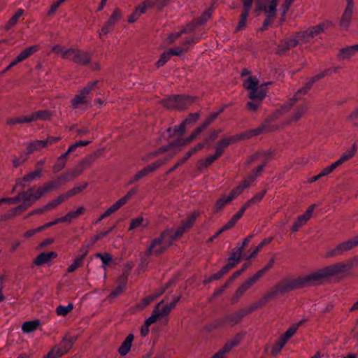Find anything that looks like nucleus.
I'll list each match as a JSON object with an SVG mask.
<instances>
[{
    "instance_id": "f257e3e1",
    "label": "nucleus",
    "mask_w": 358,
    "mask_h": 358,
    "mask_svg": "<svg viewBox=\"0 0 358 358\" xmlns=\"http://www.w3.org/2000/svg\"><path fill=\"white\" fill-rule=\"evenodd\" d=\"M348 265L341 262L336 263L313 272L304 277L292 280H285L276 285L269 292L264 294L269 301L278 294H284L289 291L306 286L315 285L326 278L331 277L346 271Z\"/></svg>"
},
{
    "instance_id": "f03ea898",
    "label": "nucleus",
    "mask_w": 358,
    "mask_h": 358,
    "mask_svg": "<svg viewBox=\"0 0 358 358\" xmlns=\"http://www.w3.org/2000/svg\"><path fill=\"white\" fill-rule=\"evenodd\" d=\"M197 217L198 214L194 213L186 220L182 221L181 226L176 230L171 228L165 229L159 237L152 240L147 250V255H159L164 252L173 244L174 241L179 238L187 230L192 227Z\"/></svg>"
},
{
    "instance_id": "7ed1b4c3",
    "label": "nucleus",
    "mask_w": 358,
    "mask_h": 358,
    "mask_svg": "<svg viewBox=\"0 0 358 358\" xmlns=\"http://www.w3.org/2000/svg\"><path fill=\"white\" fill-rule=\"evenodd\" d=\"M301 99V96H296L290 99L287 103L283 104L271 116L267 117L262 125L257 128L250 129L245 132L235 135L234 140L248 139L252 136H258L262 133L270 132L275 129V127L272 124L273 122L279 118L281 115L288 112L296 102Z\"/></svg>"
},
{
    "instance_id": "20e7f679",
    "label": "nucleus",
    "mask_w": 358,
    "mask_h": 358,
    "mask_svg": "<svg viewBox=\"0 0 358 358\" xmlns=\"http://www.w3.org/2000/svg\"><path fill=\"white\" fill-rule=\"evenodd\" d=\"M224 108H221L217 113H211L205 122L199 127H197L194 132L187 138H178L176 141L170 143L169 145L162 146L157 150L151 153V156L156 157L160 155L161 153L168 152L169 150H173L177 148L185 145L195 139L208 125H210L215 119L218 117V115L222 113Z\"/></svg>"
},
{
    "instance_id": "39448f33",
    "label": "nucleus",
    "mask_w": 358,
    "mask_h": 358,
    "mask_svg": "<svg viewBox=\"0 0 358 358\" xmlns=\"http://www.w3.org/2000/svg\"><path fill=\"white\" fill-rule=\"evenodd\" d=\"M197 97L189 95H172L163 99V106L168 109L184 110L196 101Z\"/></svg>"
},
{
    "instance_id": "423d86ee",
    "label": "nucleus",
    "mask_w": 358,
    "mask_h": 358,
    "mask_svg": "<svg viewBox=\"0 0 358 358\" xmlns=\"http://www.w3.org/2000/svg\"><path fill=\"white\" fill-rule=\"evenodd\" d=\"M77 340V336H71L66 334L62 341L55 345L44 358H59L66 354L73 347Z\"/></svg>"
},
{
    "instance_id": "0eeeda50",
    "label": "nucleus",
    "mask_w": 358,
    "mask_h": 358,
    "mask_svg": "<svg viewBox=\"0 0 358 358\" xmlns=\"http://www.w3.org/2000/svg\"><path fill=\"white\" fill-rule=\"evenodd\" d=\"M64 59H69L81 66H87L91 63V55L76 48L67 49V51L64 52Z\"/></svg>"
},
{
    "instance_id": "6e6552de",
    "label": "nucleus",
    "mask_w": 358,
    "mask_h": 358,
    "mask_svg": "<svg viewBox=\"0 0 358 358\" xmlns=\"http://www.w3.org/2000/svg\"><path fill=\"white\" fill-rule=\"evenodd\" d=\"M358 246V235L354 238L338 244L334 248L328 250L326 257H333L343 255L345 252L349 251Z\"/></svg>"
},
{
    "instance_id": "1a4fd4ad",
    "label": "nucleus",
    "mask_w": 358,
    "mask_h": 358,
    "mask_svg": "<svg viewBox=\"0 0 358 358\" xmlns=\"http://www.w3.org/2000/svg\"><path fill=\"white\" fill-rule=\"evenodd\" d=\"M325 27L323 24H320L317 26L311 27L303 31L296 33V37L299 38L301 43H307L311 40L322 33L324 31Z\"/></svg>"
},
{
    "instance_id": "9d476101",
    "label": "nucleus",
    "mask_w": 358,
    "mask_h": 358,
    "mask_svg": "<svg viewBox=\"0 0 358 358\" xmlns=\"http://www.w3.org/2000/svg\"><path fill=\"white\" fill-rule=\"evenodd\" d=\"M338 71V67H334L331 69H326L323 72H322L320 73H318L316 76L310 78L306 83L305 85L302 88L299 89L296 92V96H301L306 94L308 92V91L312 87L313 85L315 82H317V80L322 79V78H324L326 76L331 75L333 73H336Z\"/></svg>"
},
{
    "instance_id": "9b49d317",
    "label": "nucleus",
    "mask_w": 358,
    "mask_h": 358,
    "mask_svg": "<svg viewBox=\"0 0 358 358\" xmlns=\"http://www.w3.org/2000/svg\"><path fill=\"white\" fill-rule=\"evenodd\" d=\"M200 114L199 113H190L188 117L185 119L182 123L173 129L172 128L167 129V132L171 136L175 134L182 135L189 124L195 123L199 118Z\"/></svg>"
},
{
    "instance_id": "f8f14e48",
    "label": "nucleus",
    "mask_w": 358,
    "mask_h": 358,
    "mask_svg": "<svg viewBox=\"0 0 358 358\" xmlns=\"http://www.w3.org/2000/svg\"><path fill=\"white\" fill-rule=\"evenodd\" d=\"M245 316V311L241 309L233 313L227 314L217 320V326L222 327L227 324L234 326L238 324Z\"/></svg>"
},
{
    "instance_id": "ddd939ff",
    "label": "nucleus",
    "mask_w": 358,
    "mask_h": 358,
    "mask_svg": "<svg viewBox=\"0 0 358 358\" xmlns=\"http://www.w3.org/2000/svg\"><path fill=\"white\" fill-rule=\"evenodd\" d=\"M25 192L27 194V199L31 205L45 195L41 186L36 188H35V187H31L26 190Z\"/></svg>"
},
{
    "instance_id": "4468645a",
    "label": "nucleus",
    "mask_w": 358,
    "mask_h": 358,
    "mask_svg": "<svg viewBox=\"0 0 358 358\" xmlns=\"http://www.w3.org/2000/svg\"><path fill=\"white\" fill-rule=\"evenodd\" d=\"M42 176L43 173L39 169H35L34 171L26 174L23 178L19 179L16 184L17 186L24 188L25 187V182H31L36 179L41 178Z\"/></svg>"
},
{
    "instance_id": "2eb2a0df",
    "label": "nucleus",
    "mask_w": 358,
    "mask_h": 358,
    "mask_svg": "<svg viewBox=\"0 0 358 358\" xmlns=\"http://www.w3.org/2000/svg\"><path fill=\"white\" fill-rule=\"evenodd\" d=\"M280 0H270L268 3H264L261 9L264 12L268 18H275L277 12V6Z\"/></svg>"
},
{
    "instance_id": "dca6fc26",
    "label": "nucleus",
    "mask_w": 358,
    "mask_h": 358,
    "mask_svg": "<svg viewBox=\"0 0 358 358\" xmlns=\"http://www.w3.org/2000/svg\"><path fill=\"white\" fill-rule=\"evenodd\" d=\"M234 137L235 136L231 138H223L217 143L215 146V152L214 155L217 156V159L222 155L224 152V149L227 148L231 143L238 141L234 140Z\"/></svg>"
},
{
    "instance_id": "f3484780",
    "label": "nucleus",
    "mask_w": 358,
    "mask_h": 358,
    "mask_svg": "<svg viewBox=\"0 0 358 358\" xmlns=\"http://www.w3.org/2000/svg\"><path fill=\"white\" fill-rule=\"evenodd\" d=\"M271 84V82L265 83L259 88L257 87V89L250 91L249 93L250 99L259 102L261 101L266 96L265 87Z\"/></svg>"
},
{
    "instance_id": "a211bd4d",
    "label": "nucleus",
    "mask_w": 358,
    "mask_h": 358,
    "mask_svg": "<svg viewBox=\"0 0 358 358\" xmlns=\"http://www.w3.org/2000/svg\"><path fill=\"white\" fill-rule=\"evenodd\" d=\"M308 108V104L306 101H303L296 105L294 113L290 117V122H296L299 120L306 113Z\"/></svg>"
},
{
    "instance_id": "6ab92c4d",
    "label": "nucleus",
    "mask_w": 358,
    "mask_h": 358,
    "mask_svg": "<svg viewBox=\"0 0 358 358\" xmlns=\"http://www.w3.org/2000/svg\"><path fill=\"white\" fill-rule=\"evenodd\" d=\"M358 52V44L341 48L338 54L339 59H348Z\"/></svg>"
},
{
    "instance_id": "aec40b11",
    "label": "nucleus",
    "mask_w": 358,
    "mask_h": 358,
    "mask_svg": "<svg viewBox=\"0 0 358 358\" xmlns=\"http://www.w3.org/2000/svg\"><path fill=\"white\" fill-rule=\"evenodd\" d=\"M233 268V264H227L220 271L211 275L210 277L205 279L203 283L206 285L213 280H220L224 274H226L229 270H231Z\"/></svg>"
},
{
    "instance_id": "412c9836",
    "label": "nucleus",
    "mask_w": 358,
    "mask_h": 358,
    "mask_svg": "<svg viewBox=\"0 0 358 358\" xmlns=\"http://www.w3.org/2000/svg\"><path fill=\"white\" fill-rule=\"evenodd\" d=\"M353 8L346 7L340 20V26L343 29H347L350 24Z\"/></svg>"
},
{
    "instance_id": "4be33fe9",
    "label": "nucleus",
    "mask_w": 358,
    "mask_h": 358,
    "mask_svg": "<svg viewBox=\"0 0 358 358\" xmlns=\"http://www.w3.org/2000/svg\"><path fill=\"white\" fill-rule=\"evenodd\" d=\"M245 333L243 331L236 334L231 340L228 341L224 345L225 350L229 352L235 347L238 346L241 340L245 336Z\"/></svg>"
},
{
    "instance_id": "5701e85b",
    "label": "nucleus",
    "mask_w": 358,
    "mask_h": 358,
    "mask_svg": "<svg viewBox=\"0 0 358 358\" xmlns=\"http://www.w3.org/2000/svg\"><path fill=\"white\" fill-rule=\"evenodd\" d=\"M175 152L170 155L169 157H166L162 159H159L157 160L155 162L145 166L144 168L145 171H146L147 174H149L150 173L154 172L157 169H159L161 166L166 164L173 156L174 155Z\"/></svg>"
},
{
    "instance_id": "b1692460",
    "label": "nucleus",
    "mask_w": 358,
    "mask_h": 358,
    "mask_svg": "<svg viewBox=\"0 0 358 358\" xmlns=\"http://www.w3.org/2000/svg\"><path fill=\"white\" fill-rule=\"evenodd\" d=\"M134 339V336L133 334H129L125 340L123 341L122 345L120 346L118 349V352L121 356H125L131 350L132 342Z\"/></svg>"
},
{
    "instance_id": "393cba45",
    "label": "nucleus",
    "mask_w": 358,
    "mask_h": 358,
    "mask_svg": "<svg viewBox=\"0 0 358 358\" xmlns=\"http://www.w3.org/2000/svg\"><path fill=\"white\" fill-rule=\"evenodd\" d=\"M101 83V81L99 80H94L93 82L88 83L86 86L81 90L80 92L87 98V99H91L90 94H92L93 92H96L97 90L99 89V85Z\"/></svg>"
},
{
    "instance_id": "a878e982",
    "label": "nucleus",
    "mask_w": 358,
    "mask_h": 358,
    "mask_svg": "<svg viewBox=\"0 0 358 358\" xmlns=\"http://www.w3.org/2000/svg\"><path fill=\"white\" fill-rule=\"evenodd\" d=\"M242 259L243 251L239 248V246L237 245L232 250L230 256L228 258L229 262L227 264H233L234 267H235V266L238 264Z\"/></svg>"
},
{
    "instance_id": "bb28decb",
    "label": "nucleus",
    "mask_w": 358,
    "mask_h": 358,
    "mask_svg": "<svg viewBox=\"0 0 358 358\" xmlns=\"http://www.w3.org/2000/svg\"><path fill=\"white\" fill-rule=\"evenodd\" d=\"M56 256L57 254L55 252H42L36 257L34 260V264L37 266H41L45 263H48Z\"/></svg>"
},
{
    "instance_id": "cd10ccee",
    "label": "nucleus",
    "mask_w": 358,
    "mask_h": 358,
    "mask_svg": "<svg viewBox=\"0 0 358 358\" xmlns=\"http://www.w3.org/2000/svg\"><path fill=\"white\" fill-rule=\"evenodd\" d=\"M91 99H87L80 92L77 94L71 100V106L73 109H77L82 104H90Z\"/></svg>"
},
{
    "instance_id": "c85d7f7f",
    "label": "nucleus",
    "mask_w": 358,
    "mask_h": 358,
    "mask_svg": "<svg viewBox=\"0 0 358 358\" xmlns=\"http://www.w3.org/2000/svg\"><path fill=\"white\" fill-rule=\"evenodd\" d=\"M31 204L27 199H24V201H22V204H20L19 206L12 208L10 210V213L8 214L9 217H13L17 215H20L24 211H25L29 207H30Z\"/></svg>"
},
{
    "instance_id": "c756f323",
    "label": "nucleus",
    "mask_w": 358,
    "mask_h": 358,
    "mask_svg": "<svg viewBox=\"0 0 358 358\" xmlns=\"http://www.w3.org/2000/svg\"><path fill=\"white\" fill-rule=\"evenodd\" d=\"M38 50V45L29 46L20 52V53L17 56V60H20L22 62Z\"/></svg>"
},
{
    "instance_id": "7c9ffc66",
    "label": "nucleus",
    "mask_w": 358,
    "mask_h": 358,
    "mask_svg": "<svg viewBox=\"0 0 358 358\" xmlns=\"http://www.w3.org/2000/svg\"><path fill=\"white\" fill-rule=\"evenodd\" d=\"M40 324L38 320L26 321L22 324V330L24 333H31L39 327Z\"/></svg>"
},
{
    "instance_id": "2f4dec72",
    "label": "nucleus",
    "mask_w": 358,
    "mask_h": 358,
    "mask_svg": "<svg viewBox=\"0 0 358 358\" xmlns=\"http://www.w3.org/2000/svg\"><path fill=\"white\" fill-rule=\"evenodd\" d=\"M44 148H46L44 140H36L28 144L27 153L31 154L34 151H38Z\"/></svg>"
},
{
    "instance_id": "473e14b6",
    "label": "nucleus",
    "mask_w": 358,
    "mask_h": 358,
    "mask_svg": "<svg viewBox=\"0 0 358 358\" xmlns=\"http://www.w3.org/2000/svg\"><path fill=\"white\" fill-rule=\"evenodd\" d=\"M203 148V144H197L194 148H192L190 150H189L186 155L181 159H180L176 164L180 166L182 165L185 162L194 154H195L199 150H201Z\"/></svg>"
},
{
    "instance_id": "72a5a7b5",
    "label": "nucleus",
    "mask_w": 358,
    "mask_h": 358,
    "mask_svg": "<svg viewBox=\"0 0 358 358\" xmlns=\"http://www.w3.org/2000/svg\"><path fill=\"white\" fill-rule=\"evenodd\" d=\"M154 6L157 8V1L155 0H145L143 3L137 7L136 12L140 15L145 13L148 8H152Z\"/></svg>"
},
{
    "instance_id": "f704fd0d",
    "label": "nucleus",
    "mask_w": 358,
    "mask_h": 358,
    "mask_svg": "<svg viewBox=\"0 0 358 358\" xmlns=\"http://www.w3.org/2000/svg\"><path fill=\"white\" fill-rule=\"evenodd\" d=\"M357 149H356V146L354 144L352 145V147L347 150L345 152H344L341 157H340L339 159H338L336 163L337 164L338 166H339L340 165H341L343 162H345V161L350 159L351 157H352L356 152Z\"/></svg>"
},
{
    "instance_id": "c9c22d12",
    "label": "nucleus",
    "mask_w": 358,
    "mask_h": 358,
    "mask_svg": "<svg viewBox=\"0 0 358 358\" xmlns=\"http://www.w3.org/2000/svg\"><path fill=\"white\" fill-rule=\"evenodd\" d=\"M252 285H253L251 283V282L248 279L237 289L234 297V300H238V299Z\"/></svg>"
},
{
    "instance_id": "e433bc0d",
    "label": "nucleus",
    "mask_w": 358,
    "mask_h": 358,
    "mask_svg": "<svg viewBox=\"0 0 358 358\" xmlns=\"http://www.w3.org/2000/svg\"><path fill=\"white\" fill-rule=\"evenodd\" d=\"M32 122H35L36 120H46L50 117V113L48 110H38L34 112L31 114Z\"/></svg>"
},
{
    "instance_id": "4c0bfd02",
    "label": "nucleus",
    "mask_w": 358,
    "mask_h": 358,
    "mask_svg": "<svg viewBox=\"0 0 358 358\" xmlns=\"http://www.w3.org/2000/svg\"><path fill=\"white\" fill-rule=\"evenodd\" d=\"M4 199L5 203L8 204L17 203L20 201H24V199H27V194L25 191H21L17 194V196L14 197L4 198Z\"/></svg>"
},
{
    "instance_id": "58836bf2",
    "label": "nucleus",
    "mask_w": 358,
    "mask_h": 358,
    "mask_svg": "<svg viewBox=\"0 0 358 358\" xmlns=\"http://www.w3.org/2000/svg\"><path fill=\"white\" fill-rule=\"evenodd\" d=\"M120 207L117 205V203L115 202L114 204H113L109 208H108L96 221V224L100 222L102 220L106 218L115 211H117L118 209H120Z\"/></svg>"
},
{
    "instance_id": "ea45409f",
    "label": "nucleus",
    "mask_w": 358,
    "mask_h": 358,
    "mask_svg": "<svg viewBox=\"0 0 358 358\" xmlns=\"http://www.w3.org/2000/svg\"><path fill=\"white\" fill-rule=\"evenodd\" d=\"M306 217V215H301L294 221L292 230L294 232H296L299 230L301 227H302L306 222L308 220Z\"/></svg>"
},
{
    "instance_id": "a19ab883",
    "label": "nucleus",
    "mask_w": 358,
    "mask_h": 358,
    "mask_svg": "<svg viewBox=\"0 0 358 358\" xmlns=\"http://www.w3.org/2000/svg\"><path fill=\"white\" fill-rule=\"evenodd\" d=\"M24 10L22 9H18L13 16L9 20L6 25V29H10L17 22L19 18L23 15Z\"/></svg>"
},
{
    "instance_id": "79ce46f5",
    "label": "nucleus",
    "mask_w": 358,
    "mask_h": 358,
    "mask_svg": "<svg viewBox=\"0 0 358 358\" xmlns=\"http://www.w3.org/2000/svg\"><path fill=\"white\" fill-rule=\"evenodd\" d=\"M137 191V187L132 188L122 198L116 201V203L121 208L127 202V201H129L131 198L132 196L136 194Z\"/></svg>"
},
{
    "instance_id": "37998d69",
    "label": "nucleus",
    "mask_w": 358,
    "mask_h": 358,
    "mask_svg": "<svg viewBox=\"0 0 358 358\" xmlns=\"http://www.w3.org/2000/svg\"><path fill=\"white\" fill-rule=\"evenodd\" d=\"M73 308V304L72 303H69L67 306H59L56 308V313L58 315L60 316H66L69 313H70Z\"/></svg>"
},
{
    "instance_id": "c03bdc74",
    "label": "nucleus",
    "mask_w": 358,
    "mask_h": 358,
    "mask_svg": "<svg viewBox=\"0 0 358 358\" xmlns=\"http://www.w3.org/2000/svg\"><path fill=\"white\" fill-rule=\"evenodd\" d=\"M250 13L242 11V13L241 15V19L238 23V25L236 28V31H239L243 30L246 24H247V19Z\"/></svg>"
},
{
    "instance_id": "a18cd8bd",
    "label": "nucleus",
    "mask_w": 358,
    "mask_h": 358,
    "mask_svg": "<svg viewBox=\"0 0 358 358\" xmlns=\"http://www.w3.org/2000/svg\"><path fill=\"white\" fill-rule=\"evenodd\" d=\"M228 196L226 197L225 196H222L220 198L214 206V210L215 212H219L220 211L227 203H230L231 201H228Z\"/></svg>"
},
{
    "instance_id": "49530a36",
    "label": "nucleus",
    "mask_w": 358,
    "mask_h": 358,
    "mask_svg": "<svg viewBox=\"0 0 358 358\" xmlns=\"http://www.w3.org/2000/svg\"><path fill=\"white\" fill-rule=\"evenodd\" d=\"M96 258H99L103 264L102 267L106 268V266L108 265L112 262V257L109 253H96L95 254Z\"/></svg>"
},
{
    "instance_id": "de8ad7c7",
    "label": "nucleus",
    "mask_w": 358,
    "mask_h": 358,
    "mask_svg": "<svg viewBox=\"0 0 358 358\" xmlns=\"http://www.w3.org/2000/svg\"><path fill=\"white\" fill-rule=\"evenodd\" d=\"M258 80L253 77H249L244 83V86L247 90L252 91L257 89Z\"/></svg>"
},
{
    "instance_id": "09e8293b",
    "label": "nucleus",
    "mask_w": 358,
    "mask_h": 358,
    "mask_svg": "<svg viewBox=\"0 0 358 358\" xmlns=\"http://www.w3.org/2000/svg\"><path fill=\"white\" fill-rule=\"evenodd\" d=\"M271 155V152H270L268 151L264 152L263 153V156L266 159V161L263 164H260L259 166H258L256 168V169L255 170V173L252 174V176H256V177H257L260 173H262L264 166L266 165L268 160L270 159Z\"/></svg>"
},
{
    "instance_id": "8fccbe9b",
    "label": "nucleus",
    "mask_w": 358,
    "mask_h": 358,
    "mask_svg": "<svg viewBox=\"0 0 358 358\" xmlns=\"http://www.w3.org/2000/svg\"><path fill=\"white\" fill-rule=\"evenodd\" d=\"M285 344L286 342L285 341V340L280 338L272 348V355L274 356L277 355L281 351V350L282 349Z\"/></svg>"
},
{
    "instance_id": "3c124183",
    "label": "nucleus",
    "mask_w": 358,
    "mask_h": 358,
    "mask_svg": "<svg viewBox=\"0 0 358 358\" xmlns=\"http://www.w3.org/2000/svg\"><path fill=\"white\" fill-rule=\"evenodd\" d=\"M83 262V256H78L73 262L69 266L67 271L72 273L75 271L78 267L82 266Z\"/></svg>"
},
{
    "instance_id": "603ef678",
    "label": "nucleus",
    "mask_w": 358,
    "mask_h": 358,
    "mask_svg": "<svg viewBox=\"0 0 358 358\" xmlns=\"http://www.w3.org/2000/svg\"><path fill=\"white\" fill-rule=\"evenodd\" d=\"M220 130H213L212 131L208 136L204 140L203 142L199 143L198 144H203V147L206 145H209L210 143L213 142L218 136Z\"/></svg>"
},
{
    "instance_id": "864d4df0",
    "label": "nucleus",
    "mask_w": 358,
    "mask_h": 358,
    "mask_svg": "<svg viewBox=\"0 0 358 358\" xmlns=\"http://www.w3.org/2000/svg\"><path fill=\"white\" fill-rule=\"evenodd\" d=\"M299 328V325H292L291 327H289L285 333L280 336L282 339H284L285 341L287 343L288 339H289L297 331Z\"/></svg>"
},
{
    "instance_id": "5fc2aeb1",
    "label": "nucleus",
    "mask_w": 358,
    "mask_h": 358,
    "mask_svg": "<svg viewBox=\"0 0 358 358\" xmlns=\"http://www.w3.org/2000/svg\"><path fill=\"white\" fill-rule=\"evenodd\" d=\"M115 227H116V225H113V227L109 228L108 230L101 231V232L99 233L97 235L94 236L92 238V243L93 244V243H96V241H98L99 240L101 239L102 238L108 235L110 232H112L114 230V229Z\"/></svg>"
},
{
    "instance_id": "6e6d98bb",
    "label": "nucleus",
    "mask_w": 358,
    "mask_h": 358,
    "mask_svg": "<svg viewBox=\"0 0 358 358\" xmlns=\"http://www.w3.org/2000/svg\"><path fill=\"white\" fill-rule=\"evenodd\" d=\"M64 201V198L62 197V194H60L57 199L51 201L45 205L47 207L48 210L55 208L57 207L60 203Z\"/></svg>"
},
{
    "instance_id": "4d7b16f0",
    "label": "nucleus",
    "mask_w": 358,
    "mask_h": 358,
    "mask_svg": "<svg viewBox=\"0 0 358 358\" xmlns=\"http://www.w3.org/2000/svg\"><path fill=\"white\" fill-rule=\"evenodd\" d=\"M159 317L160 316L159 314V309L156 308L153 310L152 315L148 319H146L145 323L147 324V325L150 326L151 324L156 322Z\"/></svg>"
},
{
    "instance_id": "13d9d810",
    "label": "nucleus",
    "mask_w": 358,
    "mask_h": 358,
    "mask_svg": "<svg viewBox=\"0 0 358 358\" xmlns=\"http://www.w3.org/2000/svg\"><path fill=\"white\" fill-rule=\"evenodd\" d=\"M337 167H338V166L335 162L334 163L331 164L330 166L324 168L322 170V171L319 173V177L322 178L324 176L329 175V173L333 172Z\"/></svg>"
},
{
    "instance_id": "bf43d9fd",
    "label": "nucleus",
    "mask_w": 358,
    "mask_h": 358,
    "mask_svg": "<svg viewBox=\"0 0 358 358\" xmlns=\"http://www.w3.org/2000/svg\"><path fill=\"white\" fill-rule=\"evenodd\" d=\"M96 158V156L95 155H89L80 162V166H82L84 168V169H85L86 168L91 166V164L94 162Z\"/></svg>"
},
{
    "instance_id": "052dcab7",
    "label": "nucleus",
    "mask_w": 358,
    "mask_h": 358,
    "mask_svg": "<svg viewBox=\"0 0 358 358\" xmlns=\"http://www.w3.org/2000/svg\"><path fill=\"white\" fill-rule=\"evenodd\" d=\"M148 174H147L146 171H145L144 169H143L140 171L137 172L134 176V177L131 180H129V181L128 182V185L134 184V182L140 180L141 179H142L143 177L146 176Z\"/></svg>"
},
{
    "instance_id": "680f3d73",
    "label": "nucleus",
    "mask_w": 358,
    "mask_h": 358,
    "mask_svg": "<svg viewBox=\"0 0 358 358\" xmlns=\"http://www.w3.org/2000/svg\"><path fill=\"white\" fill-rule=\"evenodd\" d=\"M66 166V162L64 160L61 159L58 157L57 159L55 164H54L52 167V171L54 173H57L60 171H62Z\"/></svg>"
},
{
    "instance_id": "e2e57ef3",
    "label": "nucleus",
    "mask_w": 358,
    "mask_h": 358,
    "mask_svg": "<svg viewBox=\"0 0 358 358\" xmlns=\"http://www.w3.org/2000/svg\"><path fill=\"white\" fill-rule=\"evenodd\" d=\"M244 190V189L243 188V187L239 185L238 187H236V188H234L231 192V193L229 194V195L228 196V201H231L232 200H234L236 196H238L239 194H241L242 193V192Z\"/></svg>"
},
{
    "instance_id": "0e129e2a",
    "label": "nucleus",
    "mask_w": 358,
    "mask_h": 358,
    "mask_svg": "<svg viewBox=\"0 0 358 358\" xmlns=\"http://www.w3.org/2000/svg\"><path fill=\"white\" fill-rule=\"evenodd\" d=\"M289 49L288 46V43L286 39L282 40L280 41V43L278 45L277 52L280 55L285 54L287 51H288Z\"/></svg>"
},
{
    "instance_id": "69168bd1",
    "label": "nucleus",
    "mask_w": 358,
    "mask_h": 358,
    "mask_svg": "<svg viewBox=\"0 0 358 358\" xmlns=\"http://www.w3.org/2000/svg\"><path fill=\"white\" fill-rule=\"evenodd\" d=\"M121 14L118 10H115L107 22L112 27L120 19Z\"/></svg>"
},
{
    "instance_id": "338daca9",
    "label": "nucleus",
    "mask_w": 358,
    "mask_h": 358,
    "mask_svg": "<svg viewBox=\"0 0 358 358\" xmlns=\"http://www.w3.org/2000/svg\"><path fill=\"white\" fill-rule=\"evenodd\" d=\"M143 222V217H138L136 218L131 220L129 230L131 231V230H134V229L139 227L140 226L142 225Z\"/></svg>"
},
{
    "instance_id": "774afa93",
    "label": "nucleus",
    "mask_w": 358,
    "mask_h": 358,
    "mask_svg": "<svg viewBox=\"0 0 358 358\" xmlns=\"http://www.w3.org/2000/svg\"><path fill=\"white\" fill-rule=\"evenodd\" d=\"M171 58V56L169 55L168 52H164L157 62L156 65L157 67H160L164 66Z\"/></svg>"
}]
</instances>
